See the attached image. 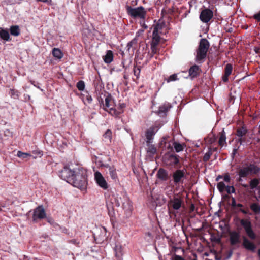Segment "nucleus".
Segmentation results:
<instances>
[{"label":"nucleus","mask_w":260,"mask_h":260,"mask_svg":"<svg viewBox=\"0 0 260 260\" xmlns=\"http://www.w3.org/2000/svg\"><path fill=\"white\" fill-rule=\"evenodd\" d=\"M260 132V131H259ZM257 142L260 143V137L258 138Z\"/></svg>","instance_id":"nucleus-64"},{"label":"nucleus","mask_w":260,"mask_h":260,"mask_svg":"<svg viewBox=\"0 0 260 260\" xmlns=\"http://www.w3.org/2000/svg\"><path fill=\"white\" fill-rule=\"evenodd\" d=\"M184 204L183 200L181 197L175 196L168 202L169 212L176 216V212L179 210Z\"/></svg>","instance_id":"nucleus-6"},{"label":"nucleus","mask_w":260,"mask_h":260,"mask_svg":"<svg viewBox=\"0 0 260 260\" xmlns=\"http://www.w3.org/2000/svg\"><path fill=\"white\" fill-rule=\"evenodd\" d=\"M243 246L247 250L254 251L256 248L255 244L252 242L250 241L246 237L243 238Z\"/></svg>","instance_id":"nucleus-22"},{"label":"nucleus","mask_w":260,"mask_h":260,"mask_svg":"<svg viewBox=\"0 0 260 260\" xmlns=\"http://www.w3.org/2000/svg\"><path fill=\"white\" fill-rule=\"evenodd\" d=\"M179 79L177 77V75L176 74H174L173 75H170L169 77L165 79V80L168 82H170L172 81H175L178 80Z\"/></svg>","instance_id":"nucleus-44"},{"label":"nucleus","mask_w":260,"mask_h":260,"mask_svg":"<svg viewBox=\"0 0 260 260\" xmlns=\"http://www.w3.org/2000/svg\"><path fill=\"white\" fill-rule=\"evenodd\" d=\"M226 140V136L225 132L224 129L220 133V137L218 141V144L221 146L222 147L224 145V144L225 143Z\"/></svg>","instance_id":"nucleus-33"},{"label":"nucleus","mask_w":260,"mask_h":260,"mask_svg":"<svg viewBox=\"0 0 260 260\" xmlns=\"http://www.w3.org/2000/svg\"><path fill=\"white\" fill-rule=\"evenodd\" d=\"M162 124L159 122H155L145 132V137L146 138V143H150L153 142L154 136L158 131L161 127Z\"/></svg>","instance_id":"nucleus-7"},{"label":"nucleus","mask_w":260,"mask_h":260,"mask_svg":"<svg viewBox=\"0 0 260 260\" xmlns=\"http://www.w3.org/2000/svg\"><path fill=\"white\" fill-rule=\"evenodd\" d=\"M83 100H85L88 103H91L92 101V98L91 96L88 93V92H86L85 94H82Z\"/></svg>","instance_id":"nucleus-41"},{"label":"nucleus","mask_w":260,"mask_h":260,"mask_svg":"<svg viewBox=\"0 0 260 260\" xmlns=\"http://www.w3.org/2000/svg\"><path fill=\"white\" fill-rule=\"evenodd\" d=\"M52 55L54 57L59 59L62 58L63 55L61 51L59 49L56 48L52 49Z\"/></svg>","instance_id":"nucleus-32"},{"label":"nucleus","mask_w":260,"mask_h":260,"mask_svg":"<svg viewBox=\"0 0 260 260\" xmlns=\"http://www.w3.org/2000/svg\"><path fill=\"white\" fill-rule=\"evenodd\" d=\"M250 209L255 213H260V206L256 203H253L250 205Z\"/></svg>","instance_id":"nucleus-39"},{"label":"nucleus","mask_w":260,"mask_h":260,"mask_svg":"<svg viewBox=\"0 0 260 260\" xmlns=\"http://www.w3.org/2000/svg\"><path fill=\"white\" fill-rule=\"evenodd\" d=\"M160 37L158 32H152V39L151 44H153L154 46H157L160 42Z\"/></svg>","instance_id":"nucleus-29"},{"label":"nucleus","mask_w":260,"mask_h":260,"mask_svg":"<svg viewBox=\"0 0 260 260\" xmlns=\"http://www.w3.org/2000/svg\"><path fill=\"white\" fill-rule=\"evenodd\" d=\"M157 46H154L153 44H151V51H152V53L154 54H156L157 52Z\"/></svg>","instance_id":"nucleus-50"},{"label":"nucleus","mask_w":260,"mask_h":260,"mask_svg":"<svg viewBox=\"0 0 260 260\" xmlns=\"http://www.w3.org/2000/svg\"><path fill=\"white\" fill-rule=\"evenodd\" d=\"M70 242L71 243H73L74 244H75V245H77L79 243V242H77L76 240H75V239H73V240H70Z\"/></svg>","instance_id":"nucleus-58"},{"label":"nucleus","mask_w":260,"mask_h":260,"mask_svg":"<svg viewBox=\"0 0 260 260\" xmlns=\"http://www.w3.org/2000/svg\"><path fill=\"white\" fill-rule=\"evenodd\" d=\"M173 144L176 152L183 151L185 146L184 144H182L177 142H174Z\"/></svg>","instance_id":"nucleus-34"},{"label":"nucleus","mask_w":260,"mask_h":260,"mask_svg":"<svg viewBox=\"0 0 260 260\" xmlns=\"http://www.w3.org/2000/svg\"><path fill=\"white\" fill-rule=\"evenodd\" d=\"M76 87L79 91H83L85 89V83L82 80H80L76 84Z\"/></svg>","instance_id":"nucleus-42"},{"label":"nucleus","mask_w":260,"mask_h":260,"mask_svg":"<svg viewBox=\"0 0 260 260\" xmlns=\"http://www.w3.org/2000/svg\"><path fill=\"white\" fill-rule=\"evenodd\" d=\"M10 34L14 36H18L20 34V29L18 25H12L10 28Z\"/></svg>","instance_id":"nucleus-31"},{"label":"nucleus","mask_w":260,"mask_h":260,"mask_svg":"<svg viewBox=\"0 0 260 260\" xmlns=\"http://www.w3.org/2000/svg\"><path fill=\"white\" fill-rule=\"evenodd\" d=\"M223 180L226 182L229 183L231 181V177L229 173H225L223 175Z\"/></svg>","instance_id":"nucleus-47"},{"label":"nucleus","mask_w":260,"mask_h":260,"mask_svg":"<svg viewBox=\"0 0 260 260\" xmlns=\"http://www.w3.org/2000/svg\"><path fill=\"white\" fill-rule=\"evenodd\" d=\"M195 209V206L193 204H191L190 207V212H193Z\"/></svg>","instance_id":"nucleus-57"},{"label":"nucleus","mask_w":260,"mask_h":260,"mask_svg":"<svg viewBox=\"0 0 260 260\" xmlns=\"http://www.w3.org/2000/svg\"><path fill=\"white\" fill-rule=\"evenodd\" d=\"M253 50L256 54H260V46H255Z\"/></svg>","instance_id":"nucleus-54"},{"label":"nucleus","mask_w":260,"mask_h":260,"mask_svg":"<svg viewBox=\"0 0 260 260\" xmlns=\"http://www.w3.org/2000/svg\"><path fill=\"white\" fill-rule=\"evenodd\" d=\"M46 217V213L42 205H40L34 209L32 217V221L38 222Z\"/></svg>","instance_id":"nucleus-10"},{"label":"nucleus","mask_w":260,"mask_h":260,"mask_svg":"<svg viewBox=\"0 0 260 260\" xmlns=\"http://www.w3.org/2000/svg\"><path fill=\"white\" fill-rule=\"evenodd\" d=\"M243 205L240 203H238L236 205V207L239 208V209L238 210V212H241L244 214H249V211L248 208H247L246 209H245L243 208Z\"/></svg>","instance_id":"nucleus-38"},{"label":"nucleus","mask_w":260,"mask_h":260,"mask_svg":"<svg viewBox=\"0 0 260 260\" xmlns=\"http://www.w3.org/2000/svg\"><path fill=\"white\" fill-rule=\"evenodd\" d=\"M45 3H47L48 5H51L52 3V0H48L47 2H46Z\"/></svg>","instance_id":"nucleus-59"},{"label":"nucleus","mask_w":260,"mask_h":260,"mask_svg":"<svg viewBox=\"0 0 260 260\" xmlns=\"http://www.w3.org/2000/svg\"><path fill=\"white\" fill-rule=\"evenodd\" d=\"M9 94L12 98L14 99H18L20 95V92L14 88L10 89Z\"/></svg>","instance_id":"nucleus-37"},{"label":"nucleus","mask_w":260,"mask_h":260,"mask_svg":"<svg viewBox=\"0 0 260 260\" xmlns=\"http://www.w3.org/2000/svg\"><path fill=\"white\" fill-rule=\"evenodd\" d=\"M171 107V106L169 103L160 106L158 111V114L159 115H166V113L168 112Z\"/></svg>","instance_id":"nucleus-23"},{"label":"nucleus","mask_w":260,"mask_h":260,"mask_svg":"<svg viewBox=\"0 0 260 260\" xmlns=\"http://www.w3.org/2000/svg\"><path fill=\"white\" fill-rule=\"evenodd\" d=\"M247 133V130L245 127H239L236 131V135L239 137H241L245 136Z\"/></svg>","instance_id":"nucleus-36"},{"label":"nucleus","mask_w":260,"mask_h":260,"mask_svg":"<svg viewBox=\"0 0 260 260\" xmlns=\"http://www.w3.org/2000/svg\"><path fill=\"white\" fill-rule=\"evenodd\" d=\"M240 234L236 231H232L230 233V242L231 245H235L240 243Z\"/></svg>","instance_id":"nucleus-19"},{"label":"nucleus","mask_w":260,"mask_h":260,"mask_svg":"<svg viewBox=\"0 0 260 260\" xmlns=\"http://www.w3.org/2000/svg\"><path fill=\"white\" fill-rule=\"evenodd\" d=\"M260 183V178H254L250 181V188L253 189L257 187Z\"/></svg>","instance_id":"nucleus-35"},{"label":"nucleus","mask_w":260,"mask_h":260,"mask_svg":"<svg viewBox=\"0 0 260 260\" xmlns=\"http://www.w3.org/2000/svg\"><path fill=\"white\" fill-rule=\"evenodd\" d=\"M223 179V175H219L216 178V181H218L220 179Z\"/></svg>","instance_id":"nucleus-56"},{"label":"nucleus","mask_w":260,"mask_h":260,"mask_svg":"<svg viewBox=\"0 0 260 260\" xmlns=\"http://www.w3.org/2000/svg\"><path fill=\"white\" fill-rule=\"evenodd\" d=\"M126 105L124 103H119L117 108H110L108 113L113 116L119 117V116L124 112V109Z\"/></svg>","instance_id":"nucleus-14"},{"label":"nucleus","mask_w":260,"mask_h":260,"mask_svg":"<svg viewBox=\"0 0 260 260\" xmlns=\"http://www.w3.org/2000/svg\"><path fill=\"white\" fill-rule=\"evenodd\" d=\"M172 260H185V259L184 258H183L182 256L175 254L174 256L172 258Z\"/></svg>","instance_id":"nucleus-51"},{"label":"nucleus","mask_w":260,"mask_h":260,"mask_svg":"<svg viewBox=\"0 0 260 260\" xmlns=\"http://www.w3.org/2000/svg\"><path fill=\"white\" fill-rule=\"evenodd\" d=\"M171 175L169 172L164 168H160L157 171L156 176L161 181H166L170 179Z\"/></svg>","instance_id":"nucleus-17"},{"label":"nucleus","mask_w":260,"mask_h":260,"mask_svg":"<svg viewBox=\"0 0 260 260\" xmlns=\"http://www.w3.org/2000/svg\"><path fill=\"white\" fill-rule=\"evenodd\" d=\"M217 188L220 193L223 192L225 190L228 194L234 193L236 191L234 186H226L223 181L219 182L217 183Z\"/></svg>","instance_id":"nucleus-15"},{"label":"nucleus","mask_w":260,"mask_h":260,"mask_svg":"<svg viewBox=\"0 0 260 260\" xmlns=\"http://www.w3.org/2000/svg\"><path fill=\"white\" fill-rule=\"evenodd\" d=\"M136 41L135 40H132V41H131L130 42H129L126 46V51L129 52H130V49H131V48L133 47V46L134 44H136Z\"/></svg>","instance_id":"nucleus-45"},{"label":"nucleus","mask_w":260,"mask_h":260,"mask_svg":"<svg viewBox=\"0 0 260 260\" xmlns=\"http://www.w3.org/2000/svg\"><path fill=\"white\" fill-rule=\"evenodd\" d=\"M260 172V167L254 163H245L238 171L239 181L242 180V178H246L249 175L257 174Z\"/></svg>","instance_id":"nucleus-3"},{"label":"nucleus","mask_w":260,"mask_h":260,"mask_svg":"<svg viewBox=\"0 0 260 260\" xmlns=\"http://www.w3.org/2000/svg\"><path fill=\"white\" fill-rule=\"evenodd\" d=\"M70 184L78 188H85L87 184L86 170L82 168L75 169V172L71 180Z\"/></svg>","instance_id":"nucleus-1"},{"label":"nucleus","mask_w":260,"mask_h":260,"mask_svg":"<svg viewBox=\"0 0 260 260\" xmlns=\"http://www.w3.org/2000/svg\"><path fill=\"white\" fill-rule=\"evenodd\" d=\"M194 256L195 257L194 258L192 259V260H197V255L196 254H194Z\"/></svg>","instance_id":"nucleus-63"},{"label":"nucleus","mask_w":260,"mask_h":260,"mask_svg":"<svg viewBox=\"0 0 260 260\" xmlns=\"http://www.w3.org/2000/svg\"><path fill=\"white\" fill-rule=\"evenodd\" d=\"M104 96L105 98V104H104V102L102 98H100V99H99V101L100 102V106H101L102 105L104 110L108 112L109 109L110 108V106H112L113 104H114V100L112 95L108 93H105Z\"/></svg>","instance_id":"nucleus-13"},{"label":"nucleus","mask_w":260,"mask_h":260,"mask_svg":"<svg viewBox=\"0 0 260 260\" xmlns=\"http://www.w3.org/2000/svg\"><path fill=\"white\" fill-rule=\"evenodd\" d=\"M75 169L72 170L69 168L68 165L64 166L62 169L58 171V176L62 180H66L67 182L70 184L71 180L72 179Z\"/></svg>","instance_id":"nucleus-8"},{"label":"nucleus","mask_w":260,"mask_h":260,"mask_svg":"<svg viewBox=\"0 0 260 260\" xmlns=\"http://www.w3.org/2000/svg\"><path fill=\"white\" fill-rule=\"evenodd\" d=\"M106 206L108 212V214L110 217L111 220H112V218H114L115 216V212L113 206L111 204V203L107 202V201Z\"/></svg>","instance_id":"nucleus-28"},{"label":"nucleus","mask_w":260,"mask_h":260,"mask_svg":"<svg viewBox=\"0 0 260 260\" xmlns=\"http://www.w3.org/2000/svg\"><path fill=\"white\" fill-rule=\"evenodd\" d=\"M172 180L170 182L172 183L176 186L179 187L184 183V180L186 178V170L185 169H176L171 174Z\"/></svg>","instance_id":"nucleus-5"},{"label":"nucleus","mask_w":260,"mask_h":260,"mask_svg":"<svg viewBox=\"0 0 260 260\" xmlns=\"http://www.w3.org/2000/svg\"><path fill=\"white\" fill-rule=\"evenodd\" d=\"M0 37L5 41H10V35L8 30L0 28Z\"/></svg>","instance_id":"nucleus-27"},{"label":"nucleus","mask_w":260,"mask_h":260,"mask_svg":"<svg viewBox=\"0 0 260 260\" xmlns=\"http://www.w3.org/2000/svg\"><path fill=\"white\" fill-rule=\"evenodd\" d=\"M233 71V65L231 63L226 64L224 70V74L222 77V80L224 83H226L229 81V77L232 74Z\"/></svg>","instance_id":"nucleus-18"},{"label":"nucleus","mask_w":260,"mask_h":260,"mask_svg":"<svg viewBox=\"0 0 260 260\" xmlns=\"http://www.w3.org/2000/svg\"><path fill=\"white\" fill-rule=\"evenodd\" d=\"M133 71H134V75L138 78L140 74V71H141L140 67H138L136 66H134V69H133Z\"/></svg>","instance_id":"nucleus-46"},{"label":"nucleus","mask_w":260,"mask_h":260,"mask_svg":"<svg viewBox=\"0 0 260 260\" xmlns=\"http://www.w3.org/2000/svg\"><path fill=\"white\" fill-rule=\"evenodd\" d=\"M212 153L214 151H216L217 150V147H215V148H212Z\"/></svg>","instance_id":"nucleus-60"},{"label":"nucleus","mask_w":260,"mask_h":260,"mask_svg":"<svg viewBox=\"0 0 260 260\" xmlns=\"http://www.w3.org/2000/svg\"><path fill=\"white\" fill-rule=\"evenodd\" d=\"M238 143H240V145H243L246 141V138L243 137H239L237 140Z\"/></svg>","instance_id":"nucleus-49"},{"label":"nucleus","mask_w":260,"mask_h":260,"mask_svg":"<svg viewBox=\"0 0 260 260\" xmlns=\"http://www.w3.org/2000/svg\"><path fill=\"white\" fill-rule=\"evenodd\" d=\"M126 12L128 15L133 18H139L144 20L146 17L147 11L143 6H140L137 8H132L131 6L126 5Z\"/></svg>","instance_id":"nucleus-4"},{"label":"nucleus","mask_w":260,"mask_h":260,"mask_svg":"<svg viewBox=\"0 0 260 260\" xmlns=\"http://www.w3.org/2000/svg\"><path fill=\"white\" fill-rule=\"evenodd\" d=\"M94 178L96 183L103 189H107L108 188V184L102 176V174L97 171L94 173Z\"/></svg>","instance_id":"nucleus-16"},{"label":"nucleus","mask_w":260,"mask_h":260,"mask_svg":"<svg viewBox=\"0 0 260 260\" xmlns=\"http://www.w3.org/2000/svg\"><path fill=\"white\" fill-rule=\"evenodd\" d=\"M103 140L107 143H110L112 139V131L110 129H107L103 135Z\"/></svg>","instance_id":"nucleus-30"},{"label":"nucleus","mask_w":260,"mask_h":260,"mask_svg":"<svg viewBox=\"0 0 260 260\" xmlns=\"http://www.w3.org/2000/svg\"><path fill=\"white\" fill-rule=\"evenodd\" d=\"M106 167L108 168L109 175L111 178L112 179L116 180L117 179V174L115 168L113 166L109 165H107Z\"/></svg>","instance_id":"nucleus-26"},{"label":"nucleus","mask_w":260,"mask_h":260,"mask_svg":"<svg viewBox=\"0 0 260 260\" xmlns=\"http://www.w3.org/2000/svg\"><path fill=\"white\" fill-rule=\"evenodd\" d=\"M230 196L229 194H224L222 196V199L223 200H228L229 199Z\"/></svg>","instance_id":"nucleus-55"},{"label":"nucleus","mask_w":260,"mask_h":260,"mask_svg":"<svg viewBox=\"0 0 260 260\" xmlns=\"http://www.w3.org/2000/svg\"><path fill=\"white\" fill-rule=\"evenodd\" d=\"M179 157V155L175 154H170L166 159V164L167 166L175 169L180 168L181 165L180 162Z\"/></svg>","instance_id":"nucleus-11"},{"label":"nucleus","mask_w":260,"mask_h":260,"mask_svg":"<svg viewBox=\"0 0 260 260\" xmlns=\"http://www.w3.org/2000/svg\"><path fill=\"white\" fill-rule=\"evenodd\" d=\"M103 60L106 63H110L113 60V53L111 50H108L106 54L103 57Z\"/></svg>","instance_id":"nucleus-25"},{"label":"nucleus","mask_w":260,"mask_h":260,"mask_svg":"<svg viewBox=\"0 0 260 260\" xmlns=\"http://www.w3.org/2000/svg\"><path fill=\"white\" fill-rule=\"evenodd\" d=\"M17 156L19 158H21L22 159H25V158H26L27 157L31 156V155L30 153H24V152H22L21 151H18L17 152Z\"/></svg>","instance_id":"nucleus-43"},{"label":"nucleus","mask_w":260,"mask_h":260,"mask_svg":"<svg viewBox=\"0 0 260 260\" xmlns=\"http://www.w3.org/2000/svg\"><path fill=\"white\" fill-rule=\"evenodd\" d=\"M253 18L255 19L257 21L260 22V11L254 14L253 16Z\"/></svg>","instance_id":"nucleus-52"},{"label":"nucleus","mask_w":260,"mask_h":260,"mask_svg":"<svg viewBox=\"0 0 260 260\" xmlns=\"http://www.w3.org/2000/svg\"><path fill=\"white\" fill-rule=\"evenodd\" d=\"M237 151V149H234L233 152V154H235L236 153Z\"/></svg>","instance_id":"nucleus-62"},{"label":"nucleus","mask_w":260,"mask_h":260,"mask_svg":"<svg viewBox=\"0 0 260 260\" xmlns=\"http://www.w3.org/2000/svg\"><path fill=\"white\" fill-rule=\"evenodd\" d=\"M112 201L115 202V206L116 207H119L121 205H122L123 208L124 207V203L123 202L122 199L121 197H115V196H112L110 197L107 200V202L111 203L112 205Z\"/></svg>","instance_id":"nucleus-21"},{"label":"nucleus","mask_w":260,"mask_h":260,"mask_svg":"<svg viewBox=\"0 0 260 260\" xmlns=\"http://www.w3.org/2000/svg\"><path fill=\"white\" fill-rule=\"evenodd\" d=\"M48 0H37V2H41L43 3H45L46 2H47Z\"/></svg>","instance_id":"nucleus-61"},{"label":"nucleus","mask_w":260,"mask_h":260,"mask_svg":"<svg viewBox=\"0 0 260 260\" xmlns=\"http://www.w3.org/2000/svg\"><path fill=\"white\" fill-rule=\"evenodd\" d=\"M162 27V26L160 24H157L155 26L154 28V29L153 30V32H158L159 33V30L161 29Z\"/></svg>","instance_id":"nucleus-48"},{"label":"nucleus","mask_w":260,"mask_h":260,"mask_svg":"<svg viewBox=\"0 0 260 260\" xmlns=\"http://www.w3.org/2000/svg\"><path fill=\"white\" fill-rule=\"evenodd\" d=\"M210 47L209 41L206 39H201L196 51V61L198 63H203L206 58L207 52Z\"/></svg>","instance_id":"nucleus-2"},{"label":"nucleus","mask_w":260,"mask_h":260,"mask_svg":"<svg viewBox=\"0 0 260 260\" xmlns=\"http://www.w3.org/2000/svg\"><path fill=\"white\" fill-rule=\"evenodd\" d=\"M147 153L150 156H153L157 152V148L152 143H146Z\"/></svg>","instance_id":"nucleus-24"},{"label":"nucleus","mask_w":260,"mask_h":260,"mask_svg":"<svg viewBox=\"0 0 260 260\" xmlns=\"http://www.w3.org/2000/svg\"><path fill=\"white\" fill-rule=\"evenodd\" d=\"M240 222L248 237L252 240L255 239L256 236L252 230L251 222L249 220L243 219H241Z\"/></svg>","instance_id":"nucleus-9"},{"label":"nucleus","mask_w":260,"mask_h":260,"mask_svg":"<svg viewBox=\"0 0 260 260\" xmlns=\"http://www.w3.org/2000/svg\"><path fill=\"white\" fill-rule=\"evenodd\" d=\"M201 72V69L200 67L194 64L190 68L188 73L191 78H194L199 75Z\"/></svg>","instance_id":"nucleus-20"},{"label":"nucleus","mask_w":260,"mask_h":260,"mask_svg":"<svg viewBox=\"0 0 260 260\" xmlns=\"http://www.w3.org/2000/svg\"><path fill=\"white\" fill-rule=\"evenodd\" d=\"M212 155V149L211 147H209L208 151L205 153V154L204 155V156L203 157V161L207 162L209 160V159Z\"/></svg>","instance_id":"nucleus-40"},{"label":"nucleus","mask_w":260,"mask_h":260,"mask_svg":"<svg viewBox=\"0 0 260 260\" xmlns=\"http://www.w3.org/2000/svg\"><path fill=\"white\" fill-rule=\"evenodd\" d=\"M237 203L236 202V200L234 198H232V202H231V206L232 208H235L236 207Z\"/></svg>","instance_id":"nucleus-53"},{"label":"nucleus","mask_w":260,"mask_h":260,"mask_svg":"<svg viewBox=\"0 0 260 260\" xmlns=\"http://www.w3.org/2000/svg\"><path fill=\"white\" fill-rule=\"evenodd\" d=\"M213 17V12L210 9L204 8L201 10L200 14V20L204 23H208Z\"/></svg>","instance_id":"nucleus-12"}]
</instances>
